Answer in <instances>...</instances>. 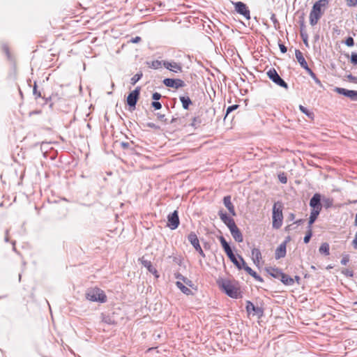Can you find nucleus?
<instances>
[{"label": "nucleus", "instance_id": "nucleus-18", "mask_svg": "<svg viewBox=\"0 0 357 357\" xmlns=\"http://www.w3.org/2000/svg\"><path fill=\"white\" fill-rule=\"evenodd\" d=\"M295 56L301 66L305 70H307L309 67L305 58L303 57V53L300 50H296Z\"/></svg>", "mask_w": 357, "mask_h": 357}, {"label": "nucleus", "instance_id": "nucleus-10", "mask_svg": "<svg viewBox=\"0 0 357 357\" xmlns=\"http://www.w3.org/2000/svg\"><path fill=\"white\" fill-rule=\"evenodd\" d=\"M140 89L139 87L136 88L134 91L130 92L127 98V103L131 107H135L136 103L137 102L139 96Z\"/></svg>", "mask_w": 357, "mask_h": 357}, {"label": "nucleus", "instance_id": "nucleus-17", "mask_svg": "<svg viewBox=\"0 0 357 357\" xmlns=\"http://www.w3.org/2000/svg\"><path fill=\"white\" fill-rule=\"evenodd\" d=\"M246 310L248 314L254 312V314H262V310L259 307H255L254 304L250 301H247Z\"/></svg>", "mask_w": 357, "mask_h": 357}, {"label": "nucleus", "instance_id": "nucleus-61", "mask_svg": "<svg viewBox=\"0 0 357 357\" xmlns=\"http://www.w3.org/2000/svg\"><path fill=\"white\" fill-rule=\"evenodd\" d=\"M294 218V214H291V218Z\"/></svg>", "mask_w": 357, "mask_h": 357}, {"label": "nucleus", "instance_id": "nucleus-53", "mask_svg": "<svg viewBox=\"0 0 357 357\" xmlns=\"http://www.w3.org/2000/svg\"><path fill=\"white\" fill-rule=\"evenodd\" d=\"M197 124V119L196 118H194L193 119V123H192V126H195Z\"/></svg>", "mask_w": 357, "mask_h": 357}, {"label": "nucleus", "instance_id": "nucleus-19", "mask_svg": "<svg viewBox=\"0 0 357 357\" xmlns=\"http://www.w3.org/2000/svg\"><path fill=\"white\" fill-rule=\"evenodd\" d=\"M223 203H224L225 207L229 211V213L232 215H234V216L236 215V212H235V210H234V205L232 204V203L231 202V197L230 196L225 197L224 199H223Z\"/></svg>", "mask_w": 357, "mask_h": 357}, {"label": "nucleus", "instance_id": "nucleus-51", "mask_svg": "<svg viewBox=\"0 0 357 357\" xmlns=\"http://www.w3.org/2000/svg\"><path fill=\"white\" fill-rule=\"evenodd\" d=\"M141 40V38L139 36H136L131 39V42L133 43H137Z\"/></svg>", "mask_w": 357, "mask_h": 357}, {"label": "nucleus", "instance_id": "nucleus-58", "mask_svg": "<svg viewBox=\"0 0 357 357\" xmlns=\"http://www.w3.org/2000/svg\"><path fill=\"white\" fill-rule=\"evenodd\" d=\"M176 119H172V121H171V123H174V121H176Z\"/></svg>", "mask_w": 357, "mask_h": 357}, {"label": "nucleus", "instance_id": "nucleus-32", "mask_svg": "<svg viewBox=\"0 0 357 357\" xmlns=\"http://www.w3.org/2000/svg\"><path fill=\"white\" fill-rule=\"evenodd\" d=\"M162 63L163 62L160 61H153L151 62L150 67L153 69H158L162 66Z\"/></svg>", "mask_w": 357, "mask_h": 357}, {"label": "nucleus", "instance_id": "nucleus-12", "mask_svg": "<svg viewBox=\"0 0 357 357\" xmlns=\"http://www.w3.org/2000/svg\"><path fill=\"white\" fill-rule=\"evenodd\" d=\"M238 258L242 261V268H243L249 275L252 276L256 280L259 282L263 281L262 278L246 264L244 259L241 256H238Z\"/></svg>", "mask_w": 357, "mask_h": 357}, {"label": "nucleus", "instance_id": "nucleus-31", "mask_svg": "<svg viewBox=\"0 0 357 357\" xmlns=\"http://www.w3.org/2000/svg\"><path fill=\"white\" fill-rule=\"evenodd\" d=\"M299 109L300 110L304 113L305 114H306L309 118L310 119H313V116H314V114L312 112H310L307 108H305V107H303V105H300L299 106Z\"/></svg>", "mask_w": 357, "mask_h": 357}, {"label": "nucleus", "instance_id": "nucleus-56", "mask_svg": "<svg viewBox=\"0 0 357 357\" xmlns=\"http://www.w3.org/2000/svg\"><path fill=\"white\" fill-rule=\"evenodd\" d=\"M33 93H36V85L34 86Z\"/></svg>", "mask_w": 357, "mask_h": 357}, {"label": "nucleus", "instance_id": "nucleus-43", "mask_svg": "<svg viewBox=\"0 0 357 357\" xmlns=\"http://www.w3.org/2000/svg\"><path fill=\"white\" fill-rule=\"evenodd\" d=\"M238 107V105H233L231 106H229L227 109V114L226 115H228L230 112H233L234 110L236 109Z\"/></svg>", "mask_w": 357, "mask_h": 357}, {"label": "nucleus", "instance_id": "nucleus-22", "mask_svg": "<svg viewBox=\"0 0 357 357\" xmlns=\"http://www.w3.org/2000/svg\"><path fill=\"white\" fill-rule=\"evenodd\" d=\"M227 255L238 269H242V261H241V259H237L236 257L233 253L232 250L230 251V252L227 253Z\"/></svg>", "mask_w": 357, "mask_h": 357}, {"label": "nucleus", "instance_id": "nucleus-23", "mask_svg": "<svg viewBox=\"0 0 357 357\" xmlns=\"http://www.w3.org/2000/svg\"><path fill=\"white\" fill-rule=\"evenodd\" d=\"M267 272L269 275H271L272 277L275 278L280 279L282 272L277 268L270 267L267 268Z\"/></svg>", "mask_w": 357, "mask_h": 357}, {"label": "nucleus", "instance_id": "nucleus-29", "mask_svg": "<svg viewBox=\"0 0 357 357\" xmlns=\"http://www.w3.org/2000/svg\"><path fill=\"white\" fill-rule=\"evenodd\" d=\"M319 213H320V211L312 210V211L310 213V216L309 218V225H311L312 224H313L314 222V221L316 220Z\"/></svg>", "mask_w": 357, "mask_h": 357}, {"label": "nucleus", "instance_id": "nucleus-57", "mask_svg": "<svg viewBox=\"0 0 357 357\" xmlns=\"http://www.w3.org/2000/svg\"><path fill=\"white\" fill-rule=\"evenodd\" d=\"M296 280L298 281L300 280V278L298 276L295 277Z\"/></svg>", "mask_w": 357, "mask_h": 357}, {"label": "nucleus", "instance_id": "nucleus-38", "mask_svg": "<svg viewBox=\"0 0 357 357\" xmlns=\"http://www.w3.org/2000/svg\"><path fill=\"white\" fill-rule=\"evenodd\" d=\"M142 76V74L137 73V74L135 75L131 78V84H133V85L135 84L140 79Z\"/></svg>", "mask_w": 357, "mask_h": 357}, {"label": "nucleus", "instance_id": "nucleus-44", "mask_svg": "<svg viewBox=\"0 0 357 357\" xmlns=\"http://www.w3.org/2000/svg\"><path fill=\"white\" fill-rule=\"evenodd\" d=\"M301 37H302V39H303V43H304L306 45H308V44H307V38H308V37H307V35L305 33H304V32L301 30Z\"/></svg>", "mask_w": 357, "mask_h": 357}, {"label": "nucleus", "instance_id": "nucleus-54", "mask_svg": "<svg viewBox=\"0 0 357 357\" xmlns=\"http://www.w3.org/2000/svg\"><path fill=\"white\" fill-rule=\"evenodd\" d=\"M354 222H355V225H356V226H357V213H356V217H355V221H354Z\"/></svg>", "mask_w": 357, "mask_h": 357}, {"label": "nucleus", "instance_id": "nucleus-7", "mask_svg": "<svg viewBox=\"0 0 357 357\" xmlns=\"http://www.w3.org/2000/svg\"><path fill=\"white\" fill-rule=\"evenodd\" d=\"M179 225V218L178 215V211H174L173 213H170L167 216V226L171 229H175L178 227Z\"/></svg>", "mask_w": 357, "mask_h": 357}, {"label": "nucleus", "instance_id": "nucleus-11", "mask_svg": "<svg viewBox=\"0 0 357 357\" xmlns=\"http://www.w3.org/2000/svg\"><path fill=\"white\" fill-rule=\"evenodd\" d=\"M162 66L169 70L176 73L182 71V66L181 63L175 61H163Z\"/></svg>", "mask_w": 357, "mask_h": 357}, {"label": "nucleus", "instance_id": "nucleus-62", "mask_svg": "<svg viewBox=\"0 0 357 357\" xmlns=\"http://www.w3.org/2000/svg\"><path fill=\"white\" fill-rule=\"evenodd\" d=\"M294 218V214H291V218Z\"/></svg>", "mask_w": 357, "mask_h": 357}, {"label": "nucleus", "instance_id": "nucleus-41", "mask_svg": "<svg viewBox=\"0 0 357 357\" xmlns=\"http://www.w3.org/2000/svg\"><path fill=\"white\" fill-rule=\"evenodd\" d=\"M278 178H279V181L282 183H286L287 181V178L286 177V176L284 175V173L282 174H280L278 175Z\"/></svg>", "mask_w": 357, "mask_h": 357}, {"label": "nucleus", "instance_id": "nucleus-45", "mask_svg": "<svg viewBox=\"0 0 357 357\" xmlns=\"http://www.w3.org/2000/svg\"><path fill=\"white\" fill-rule=\"evenodd\" d=\"M351 62L356 65L357 64V54L356 53H352L351 55Z\"/></svg>", "mask_w": 357, "mask_h": 357}, {"label": "nucleus", "instance_id": "nucleus-42", "mask_svg": "<svg viewBox=\"0 0 357 357\" xmlns=\"http://www.w3.org/2000/svg\"><path fill=\"white\" fill-rule=\"evenodd\" d=\"M151 105L152 107L155 109H160L161 107H162V105L160 102H158V101H153L152 103H151Z\"/></svg>", "mask_w": 357, "mask_h": 357}, {"label": "nucleus", "instance_id": "nucleus-34", "mask_svg": "<svg viewBox=\"0 0 357 357\" xmlns=\"http://www.w3.org/2000/svg\"><path fill=\"white\" fill-rule=\"evenodd\" d=\"M176 278L181 280L183 283L186 284L187 285L191 286L192 282L189 279L181 275V274H178L176 275Z\"/></svg>", "mask_w": 357, "mask_h": 357}, {"label": "nucleus", "instance_id": "nucleus-20", "mask_svg": "<svg viewBox=\"0 0 357 357\" xmlns=\"http://www.w3.org/2000/svg\"><path fill=\"white\" fill-rule=\"evenodd\" d=\"M251 254H252V258L253 262L257 266H259L260 261L261 259V254L259 249L255 248H253L252 250Z\"/></svg>", "mask_w": 357, "mask_h": 357}, {"label": "nucleus", "instance_id": "nucleus-5", "mask_svg": "<svg viewBox=\"0 0 357 357\" xmlns=\"http://www.w3.org/2000/svg\"><path fill=\"white\" fill-rule=\"evenodd\" d=\"M267 75L268 78L276 84L285 89L288 88L287 84L280 77V76L274 68L270 69L267 72Z\"/></svg>", "mask_w": 357, "mask_h": 357}, {"label": "nucleus", "instance_id": "nucleus-6", "mask_svg": "<svg viewBox=\"0 0 357 357\" xmlns=\"http://www.w3.org/2000/svg\"><path fill=\"white\" fill-rule=\"evenodd\" d=\"M234 7H235V10L238 13L244 16L247 20L250 19V10H249L248 8L247 7V6L244 3H243L241 1H238L234 3Z\"/></svg>", "mask_w": 357, "mask_h": 357}, {"label": "nucleus", "instance_id": "nucleus-52", "mask_svg": "<svg viewBox=\"0 0 357 357\" xmlns=\"http://www.w3.org/2000/svg\"><path fill=\"white\" fill-rule=\"evenodd\" d=\"M157 116H158V119H160L161 121H166V119L165 118V115L164 114H158Z\"/></svg>", "mask_w": 357, "mask_h": 357}, {"label": "nucleus", "instance_id": "nucleus-4", "mask_svg": "<svg viewBox=\"0 0 357 357\" xmlns=\"http://www.w3.org/2000/svg\"><path fill=\"white\" fill-rule=\"evenodd\" d=\"M86 298L93 302L105 303L106 301L104 291L96 287L89 289L86 292Z\"/></svg>", "mask_w": 357, "mask_h": 357}, {"label": "nucleus", "instance_id": "nucleus-13", "mask_svg": "<svg viewBox=\"0 0 357 357\" xmlns=\"http://www.w3.org/2000/svg\"><path fill=\"white\" fill-rule=\"evenodd\" d=\"M310 206L312 208V210L321 211V195L319 194L316 193L313 195L310 201Z\"/></svg>", "mask_w": 357, "mask_h": 357}, {"label": "nucleus", "instance_id": "nucleus-9", "mask_svg": "<svg viewBox=\"0 0 357 357\" xmlns=\"http://www.w3.org/2000/svg\"><path fill=\"white\" fill-rule=\"evenodd\" d=\"M188 239L192 245L195 248V249L203 257H205V255L199 245V242L197 235L194 232H191L188 236Z\"/></svg>", "mask_w": 357, "mask_h": 357}, {"label": "nucleus", "instance_id": "nucleus-48", "mask_svg": "<svg viewBox=\"0 0 357 357\" xmlns=\"http://www.w3.org/2000/svg\"><path fill=\"white\" fill-rule=\"evenodd\" d=\"M351 243H352V245H353L354 248L357 250V231H356V233L355 234L354 238L352 241Z\"/></svg>", "mask_w": 357, "mask_h": 357}, {"label": "nucleus", "instance_id": "nucleus-15", "mask_svg": "<svg viewBox=\"0 0 357 357\" xmlns=\"http://www.w3.org/2000/svg\"><path fill=\"white\" fill-rule=\"evenodd\" d=\"M220 218L221 220L227 226L229 229L236 225L233 218L229 217L226 213H223L222 211H220L218 213Z\"/></svg>", "mask_w": 357, "mask_h": 357}, {"label": "nucleus", "instance_id": "nucleus-46", "mask_svg": "<svg viewBox=\"0 0 357 357\" xmlns=\"http://www.w3.org/2000/svg\"><path fill=\"white\" fill-rule=\"evenodd\" d=\"M311 237H312V232L310 230L303 238L304 243H307L310 241Z\"/></svg>", "mask_w": 357, "mask_h": 357}, {"label": "nucleus", "instance_id": "nucleus-27", "mask_svg": "<svg viewBox=\"0 0 357 357\" xmlns=\"http://www.w3.org/2000/svg\"><path fill=\"white\" fill-rule=\"evenodd\" d=\"M329 250H330V247H329L328 243H324L319 247V251L321 254H324L325 255H329V254H330Z\"/></svg>", "mask_w": 357, "mask_h": 357}, {"label": "nucleus", "instance_id": "nucleus-50", "mask_svg": "<svg viewBox=\"0 0 357 357\" xmlns=\"http://www.w3.org/2000/svg\"><path fill=\"white\" fill-rule=\"evenodd\" d=\"M279 47L282 53H286L287 51V48L283 44H279Z\"/></svg>", "mask_w": 357, "mask_h": 357}, {"label": "nucleus", "instance_id": "nucleus-39", "mask_svg": "<svg viewBox=\"0 0 357 357\" xmlns=\"http://www.w3.org/2000/svg\"><path fill=\"white\" fill-rule=\"evenodd\" d=\"M342 273L349 278H352L354 275L353 271L349 269H343L342 271Z\"/></svg>", "mask_w": 357, "mask_h": 357}, {"label": "nucleus", "instance_id": "nucleus-3", "mask_svg": "<svg viewBox=\"0 0 357 357\" xmlns=\"http://www.w3.org/2000/svg\"><path fill=\"white\" fill-rule=\"evenodd\" d=\"M282 204L278 202L273 207V227L279 229L282 225Z\"/></svg>", "mask_w": 357, "mask_h": 357}, {"label": "nucleus", "instance_id": "nucleus-49", "mask_svg": "<svg viewBox=\"0 0 357 357\" xmlns=\"http://www.w3.org/2000/svg\"><path fill=\"white\" fill-rule=\"evenodd\" d=\"M161 98V94L158 93V92H155L153 93L152 95V98L155 100H159L160 98Z\"/></svg>", "mask_w": 357, "mask_h": 357}, {"label": "nucleus", "instance_id": "nucleus-24", "mask_svg": "<svg viewBox=\"0 0 357 357\" xmlns=\"http://www.w3.org/2000/svg\"><path fill=\"white\" fill-rule=\"evenodd\" d=\"M280 280L285 285H293L294 283V280L284 273H282Z\"/></svg>", "mask_w": 357, "mask_h": 357}, {"label": "nucleus", "instance_id": "nucleus-25", "mask_svg": "<svg viewBox=\"0 0 357 357\" xmlns=\"http://www.w3.org/2000/svg\"><path fill=\"white\" fill-rule=\"evenodd\" d=\"M177 287L185 294L190 295L192 294V291L185 287L181 281H177L176 282Z\"/></svg>", "mask_w": 357, "mask_h": 357}, {"label": "nucleus", "instance_id": "nucleus-33", "mask_svg": "<svg viewBox=\"0 0 357 357\" xmlns=\"http://www.w3.org/2000/svg\"><path fill=\"white\" fill-rule=\"evenodd\" d=\"M307 73L310 75V77L315 81V82L318 84H321L320 80L317 77L316 75L312 72V70L309 68L306 70Z\"/></svg>", "mask_w": 357, "mask_h": 357}, {"label": "nucleus", "instance_id": "nucleus-55", "mask_svg": "<svg viewBox=\"0 0 357 357\" xmlns=\"http://www.w3.org/2000/svg\"><path fill=\"white\" fill-rule=\"evenodd\" d=\"M103 321H104L105 322H106V323H108V324H109V323H110V322H109V319H107V318H105V319H103Z\"/></svg>", "mask_w": 357, "mask_h": 357}, {"label": "nucleus", "instance_id": "nucleus-35", "mask_svg": "<svg viewBox=\"0 0 357 357\" xmlns=\"http://www.w3.org/2000/svg\"><path fill=\"white\" fill-rule=\"evenodd\" d=\"M322 204L326 208H329L333 205V200L329 198H324L322 200Z\"/></svg>", "mask_w": 357, "mask_h": 357}, {"label": "nucleus", "instance_id": "nucleus-47", "mask_svg": "<svg viewBox=\"0 0 357 357\" xmlns=\"http://www.w3.org/2000/svg\"><path fill=\"white\" fill-rule=\"evenodd\" d=\"M347 5L348 6H355L357 5V0H347Z\"/></svg>", "mask_w": 357, "mask_h": 357}, {"label": "nucleus", "instance_id": "nucleus-8", "mask_svg": "<svg viewBox=\"0 0 357 357\" xmlns=\"http://www.w3.org/2000/svg\"><path fill=\"white\" fill-rule=\"evenodd\" d=\"M163 84L167 87H171L176 89L183 87L185 86L184 82L180 79L166 78L163 80Z\"/></svg>", "mask_w": 357, "mask_h": 357}, {"label": "nucleus", "instance_id": "nucleus-16", "mask_svg": "<svg viewBox=\"0 0 357 357\" xmlns=\"http://www.w3.org/2000/svg\"><path fill=\"white\" fill-rule=\"evenodd\" d=\"M232 237L234 238V240L238 243H241L243 241V235L240 231V229L237 227L236 225L231 227L230 229H229Z\"/></svg>", "mask_w": 357, "mask_h": 357}, {"label": "nucleus", "instance_id": "nucleus-60", "mask_svg": "<svg viewBox=\"0 0 357 357\" xmlns=\"http://www.w3.org/2000/svg\"><path fill=\"white\" fill-rule=\"evenodd\" d=\"M349 79H353V77H352L351 75H349Z\"/></svg>", "mask_w": 357, "mask_h": 357}, {"label": "nucleus", "instance_id": "nucleus-21", "mask_svg": "<svg viewBox=\"0 0 357 357\" xmlns=\"http://www.w3.org/2000/svg\"><path fill=\"white\" fill-rule=\"evenodd\" d=\"M142 264L146 267L148 271L152 274L155 275V278H158V275H157L156 269L152 266L151 262L150 261L146 260L144 257L141 259Z\"/></svg>", "mask_w": 357, "mask_h": 357}, {"label": "nucleus", "instance_id": "nucleus-37", "mask_svg": "<svg viewBox=\"0 0 357 357\" xmlns=\"http://www.w3.org/2000/svg\"><path fill=\"white\" fill-rule=\"evenodd\" d=\"M349 261V255L348 254L343 253L342 258L341 260V264L342 265H347Z\"/></svg>", "mask_w": 357, "mask_h": 357}, {"label": "nucleus", "instance_id": "nucleus-30", "mask_svg": "<svg viewBox=\"0 0 357 357\" xmlns=\"http://www.w3.org/2000/svg\"><path fill=\"white\" fill-rule=\"evenodd\" d=\"M334 91L335 92H337V93L343 95V96H344L346 97H348L349 91H350V90H348V89H343V88H340V87H336L334 89Z\"/></svg>", "mask_w": 357, "mask_h": 357}, {"label": "nucleus", "instance_id": "nucleus-36", "mask_svg": "<svg viewBox=\"0 0 357 357\" xmlns=\"http://www.w3.org/2000/svg\"><path fill=\"white\" fill-rule=\"evenodd\" d=\"M348 98L351 100L357 101V91L350 90Z\"/></svg>", "mask_w": 357, "mask_h": 357}, {"label": "nucleus", "instance_id": "nucleus-59", "mask_svg": "<svg viewBox=\"0 0 357 357\" xmlns=\"http://www.w3.org/2000/svg\"><path fill=\"white\" fill-rule=\"evenodd\" d=\"M123 146H128V144H126V143H123Z\"/></svg>", "mask_w": 357, "mask_h": 357}, {"label": "nucleus", "instance_id": "nucleus-1", "mask_svg": "<svg viewBox=\"0 0 357 357\" xmlns=\"http://www.w3.org/2000/svg\"><path fill=\"white\" fill-rule=\"evenodd\" d=\"M220 288L231 298H238L240 295V288L237 282L227 279L218 280Z\"/></svg>", "mask_w": 357, "mask_h": 357}, {"label": "nucleus", "instance_id": "nucleus-28", "mask_svg": "<svg viewBox=\"0 0 357 357\" xmlns=\"http://www.w3.org/2000/svg\"><path fill=\"white\" fill-rule=\"evenodd\" d=\"M219 239L226 254L230 252V251H231V248H230L228 243L226 241L225 238L223 236H220Z\"/></svg>", "mask_w": 357, "mask_h": 357}, {"label": "nucleus", "instance_id": "nucleus-26", "mask_svg": "<svg viewBox=\"0 0 357 357\" xmlns=\"http://www.w3.org/2000/svg\"><path fill=\"white\" fill-rule=\"evenodd\" d=\"M180 100L182 103V106L185 109H188L190 105L192 104V101L188 96H181L180 97Z\"/></svg>", "mask_w": 357, "mask_h": 357}, {"label": "nucleus", "instance_id": "nucleus-40", "mask_svg": "<svg viewBox=\"0 0 357 357\" xmlns=\"http://www.w3.org/2000/svg\"><path fill=\"white\" fill-rule=\"evenodd\" d=\"M345 44L346 45H347L348 47H352L354 46V40L353 39V38L351 37H349L347 38L346 41H345Z\"/></svg>", "mask_w": 357, "mask_h": 357}, {"label": "nucleus", "instance_id": "nucleus-2", "mask_svg": "<svg viewBox=\"0 0 357 357\" xmlns=\"http://www.w3.org/2000/svg\"><path fill=\"white\" fill-rule=\"evenodd\" d=\"M328 4V0H319L316 1L310 13V24L314 26L324 13V10Z\"/></svg>", "mask_w": 357, "mask_h": 357}, {"label": "nucleus", "instance_id": "nucleus-14", "mask_svg": "<svg viewBox=\"0 0 357 357\" xmlns=\"http://www.w3.org/2000/svg\"><path fill=\"white\" fill-rule=\"evenodd\" d=\"M289 241V238L286 241H284L283 243H282L278 248L275 250V259H279L281 258H283L286 255L287 252V243Z\"/></svg>", "mask_w": 357, "mask_h": 357}]
</instances>
